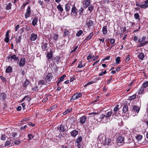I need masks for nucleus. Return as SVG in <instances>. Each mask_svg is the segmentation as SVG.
Masks as SVG:
<instances>
[{
    "label": "nucleus",
    "mask_w": 148,
    "mask_h": 148,
    "mask_svg": "<svg viewBox=\"0 0 148 148\" xmlns=\"http://www.w3.org/2000/svg\"><path fill=\"white\" fill-rule=\"evenodd\" d=\"M145 39L146 37L145 36H143L141 38H138V42L140 43L138 45V47H143L148 43V41H145Z\"/></svg>",
    "instance_id": "f257e3e1"
},
{
    "label": "nucleus",
    "mask_w": 148,
    "mask_h": 148,
    "mask_svg": "<svg viewBox=\"0 0 148 148\" xmlns=\"http://www.w3.org/2000/svg\"><path fill=\"white\" fill-rule=\"evenodd\" d=\"M76 119L74 118H71L68 120L69 123L71 125L70 127L74 128L75 125Z\"/></svg>",
    "instance_id": "f03ea898"
},
{
    "label": "nucleus",
    "mask_w": 148,
    "mask_h": 148,
    "mask_svg": "<svg viewBox=\"0 0 148 148\" xmlns=\"http://www.w3.org/2000/svg\"><path fill=\"white\" fill-rule=\"evenodd\" d=\"M82 95L81 93H76L72 97L71 99L70 100L73 101L75 100L82 97Z\"/></svg>",
    "instance_id": "7ed1b4c3"
},
{
    "label": "nucleus",
    "mask_w": 148,
    "mask_h": 148,
    "mask_svg": "<svg viewBox=\"0 0 148 148\" xmlns=\"http://www.w3.org/2000/svg\"><path fill=\"white\" fill-rule=\"evenodd\" d=\"M71 11V15L75 16L77 14V10L74 5L73 6Z\"/></svg>",
    "instance_id": "20e7f679"
},
{
    "label": "nucleus",
    "mask_w": 148,
    "mask_h": 148,
    "mask_svg": "<svg viewBox=\"0 0 148 148\" xmlns=\"http://www.w3.org/2000/svg\"><path fill=\"white\" fill-rule=\"evenodd\" d=\"M53 75L52 73H49L46 76L45 79V80L47 82H50L51 80L53 77Z\"/></svg>",
    "instance_id": "39448f33"
},
{
    "label": "nucleus",
    "mask_w": 148,
    "mask_h": 148,
    "mask_svg": "<svg viewBox=\"0 0 148 148\" xmlns=\"http://www.w3.org/2000/svg\"><path fill=\"white\" fill-rule=\"evenodd\" d=\"M27 11L25 14V17L26 18H27L28 17H29L31 14V10L30 7L29 6L28 7L27 9Z\"/></svg>",
    "instance_id": "423d86ee"
},
{
    "label": "nucleus",
    "mask_w": 148,
    "mask_h": 148,
    "mask_svg": "<svg viewBox=\"0 0 148 148\" xmlns=\"http://www.w3.org/2000/svg\"><path fill=\"white\" fill-rule=\"evenodd\" d=\"M66 126L61 124L59 127H58L57 129L60 131V132H64L66 130Z\"/></svg>",
    "instance_id": "0eeeda50"
},
{
    "label": "nucleus",
    "mask_w": 148,
    "mask_h": 148,
    "mask_svg": "<svg viewBox=\"0 0 148 148\" xmlns=\"http://www.w3.org/2000/svg\"><path fill=\"white\" fill-rule=\"evenodd\" d=\"M86 119L85 116H83L80 118L79 122L82 125H83L85 123Z\"/></svg>",
    "instance_id": "6e6552de"
},
{
    "label": "nucleus",
    "mask_w": 148,
    "mask_h": 148,
    "mask_svg": "<svg viewBox=\"0 0 148 148\" xmlns=\"http://www.w3.org/2000/svg\"><path fill=\"white\" fill-rule=\"evenodd\" d=\"M8 60H11L13 59L15 61L18 58V57H17L15 55H14L11 56L10 55H9L7 57Z\"/></svg>",
    "instance_id": "1a4fd4ad"
},
{
    "label": "nucleus",
    "mask_w": 148,
    "mask_h": 148,
    "mask_svg": "<svg viewBox=\"0 0 148 148\" xmlns=\"http://www.w3.org/2000/svg\"><path fill=\"white\" fill-rule=\"evenodd\" d=\"M93 22L92 20H88V19L86 22V25L88 27L90 28V27L93 26Z\"/></svg>",
    "instance_id": "9d476101"
},
{
    "label": "nucleus",
    "mask_w": 148,
    "mask_h": 148,
    "mask_svg": "<svg viewBox=\"0 0 148 148\" xmlns=\"http://www.w3.org/2000/svg\"><path fill=\"white\" fill-rule=\"evenodd\" d=\"M25 59L23 58L21 59L19 63L20 67H23L25 64Z\"/></svg>",
    "instance_id": "9b49d317"
},
{
    "label": "nucleus",
    "mask_w": 148,
    "mask_h": 148,
    "mask_svg": "<svg viewBox=\"0 0 148 148\" xmlns=\"http://www.w3.org/2000/svg\"><path fill=\"white\" fill-rule=\"evenodd\" d=\"M119 106L117 105L113 109V111L114 112V113L112 114V116L114 118H116V112L119 109Z\"/></svg>",
    "instance_id": "f8f14e48"
},
{
    "label": "nucleus",
    "mask_w": 148,
    "mask_h": 148,
    "mask_svg": "<svg viewBox=\"0 0 148 148\" xmlns=\"http://www.w3.org/2000/svg\"><path fill=\"white\" fill-rule=\"evenodd\" d=\"M105 145L110 146L113 145V143H111V140L109 138H106L105 141Z\"/></svg>",
    "instance_id": "ddd939ff"
},
{
    "label": "nucleus",
    "mask_w": 148,
    "mask_h": 148,
    "mask_svg": "<svg viewBox=\"0 0 148 148\" xmlns=\"http://www.w3.org/2000/svg\"><path fill=\"white\" fill-rule=\"evenodd\" d=\"M132 110L134 112L138 113L140 110V108L137 106H133Z\"/></svg>",
    "instance_id": "4468645a"
},
{
    "label": "nucleus",
    "mask_w": 148,
    "mask_h": 148,
    "mask_svg": "<svg viewBox=\"0 0 148 148\" xmlns=\"http://www.w3.org/2000/svg\"><path fill=\"white\" fill-rule=\"evenodd\" d=\"M90 4V0H86L84 8H86L88 7Z\"/></svg>",
    "instance_id": "2eb2a0df"
},
{
    "label": "nucleus",
    "mask_w": 148,
    "mask_h": 148,
    "mask_svg": "<svg viewBox=\"0 0 148 148\" xmlns=\"http://www.w3.org/2000/svg\"><path fill=\"white\" fill-rule=\"evenodd\" d=\"M78 133V132L76 130H74L71 132V135L73 137H75Z\"/></svg>",
    "instance_id": "dca6fc26"
},
{
    "label": "nucleus",
    "mask_w": 148,
    "mask_h": 148,
    "mask_svg": "<svg viewBox=\"0 0 148 148\" xmlns=\"http://www.w3.org/2000/svg\"><path fill=\"white\" fill-rule=\"evenodd\" d=\"M37 36L36 34H35L34 33H32L30 37L31 40L32 41H34L36 39Z\"/></svg>",
    "instance_id": "f3484780"
},
{
    "label": "nucleus",
    "mask_w": 148,
    "mask_h": 148,
    "mask_svg": "<svg viewBox=\"0 0 148 148\" xmlns=\"http://www.w3.org/2000/svg\"><path fill=\"white\" fill-rule=\"evenodd\" d=\"M72 5L69 3H68L65 5V9L66 12L69 11Z\"/></svg>",
    "instance_id": "a211bd4d"
},
{
    "label": "nucleus",
    "mask_w": 148,
    "mask_h": 148,
    "mask_svg": "<svg viewBox=\"0 0 148 148\" xmlns=\"http://www.w3.org/2000/svg\"><path fill=\"white\" fill-rule=\"evenodd\" d=\"M124 138L121 136H119L117 139V142L118 143H121L124 140Z\"/></svg>",
    "instance_id": "6ab92c4d"
},
{
    "label": "nucleus",
    "mask_w": 148,
    "mask_h": 148,
    "mask_svg": "<svg viewBox=\"0 0 148 148\" xmlns=\"http://www.w3.org/2000/svg\"><path fill=\"white\" fill-rule=\"evenodd\" d=\"M48 44L47 43H43L42 46V48L43 50L45 51L47 49Z\"/></svg>",
    "instance_id": "aec40b11"
},
{
    "label": "nucleus",
    "mask_w": 148,
    "mask_h": 148,
    "mask_svg": "<svg viewBox=\"0 0 148 148\" xmlns=\"http://www.w3.org/2000/svg\"><path fill=\"white\" fill-rule=\"evenodd\" d=\"M112 114V112L108 111L106 112L105 113V116L106 118H108L110 117Z\"/></svg>",
    "instance_id": "412c9836"
},
{
    "label": "nucleus",
    "mask_w": 148,
    "mask_h": 148,
    "mask_svg": "<svg viewBox=\"0 0 148 148\" xmlns=\"http://www.w3.org/2000/svg\"><path fill=\"white\" fill-rule=\"evenodd\" d=\"M38 21V19L37 18H35L33 20L32 24L34 26H35Z\"/></svg>",
    "instance_id": "4be33fe9"
},
{
    "label": "nucleus",
    "mask_w": 148,
    "mask_h": 148,
    "mask_svg": "<svg viewBox=\"0 0 148 148\" xmlns=\"http://www.w3.org/2000/svg\"><path fill=\"white\" fill-rule=\"evenodd\" d=\"M145 3L140 6V8H146L148 7V0H146L145 2Z\"/></svg>",
    "instance_id": "5701e85b"
},
{
    "label": "nucleus",
    "mask_w": 148,
    "mask_h": 148,
    "mask_svg": "<svg viewBox=\"0 0 148 148\" xmlns=\"http://www.w3.org/2000/svg\"><path fill=\"white\" fill-rule=\"evenodd\" d=\"M12 67L10 66H8L6 69V72L7 73H11L12 72Z\"/></svg>",
    "instance_id": "b1692460"
},
{
    "label": "nucleus",
    "mask_w": 148,
    "mask_h": 148,
    "mask_svg": "<svg viewBox=\"0 0 148 148\" xmlns=\"http://www.w3.org/2000/svg\"><path fill=\"white\" fill-rule=\"evenodd\" d=\"M128 110V107L127 105L126 104L124 105L123 109V112L124 113H125Z\"/></svg>",
    "instance_id": "393cba45"
},
{
    "label": "nucleus",
    "mask_w": 148,
    "mask_h": 148,
    "mask_svg": "<svg viewBox=\"0 0 148 148\" xmlns=\"http://www.w3.org/2000/svg\"><path fill=\"white\" fill-rule=\"evenodd\" d=\"M102 32L104 35L106 34L107 33V27L106 26H104L103 27Z\"/></svg>",
    "instance_id": "a878e982"
},
{
    "label": "nucleus",
    "mask_w": 148,
    "mask_h": 148,
    "mask_svg": "<svg viewBox=\"0 0 148 148\" xmlns=\"http://www.w3.org/2000/svg\"><path fill=\"white\" fill-rule=\"evenodd\" d=\"M21 39V36H19L16 37V43H20Z\"/></svg>",
    "instance_id": "bb28decb"
},
{
    "label": "nucleus",
    "mask_w": 148,
    "mask_h": 148,
    "mask_svg": "<svg viewBox=\"0 0 148 148\" xmlns=\"http://www.w3.org/2000/svg\"><path fill=\"white\" fill-rule=\"evenodd\" d=\"M69 34V30L66 28H65L64 31V36H66L68 35Z\"/></svg>",
    "instance_id": "cd10ccee"
},
{
    "label": "nucleus",
    "mask_w": 148,
    "mask_h": 148,
    "mask_svg": "<svg viewBox=\"0 0 148 148\" xmlns=\"http://www.w3.org/2000/svg\"><path fill=\"white\" fill-rule=\"evenodd\" d=\"M47 58L49 59H50L52 58L53 56V54L52 51H50V52L48 53L47 55Z\"/></svg>",
    "instance_id": "c85d7f7f"
},
{
    "label": "nucleus",
    "mask_w": 148,
    "mask_h": 148,
    "mask_svg": "<svg viewBox=\"0 0 148 148\" xmlns=\"http://www.w3.org/2000/svg\"><path fill=\"white\" fill-rule=\"evenodd\" d=\"M144 56H145L144 54L142 52L140 53L139 55L138 56V57L139 58L142 60H143V58L144 57Z\"/></svg>",
    "instance_id": "c756f323"
},
{
    "label": "nucleus",
    "mask_w": 148,
    "mask_h": 148,
    "mask_svg": "<svg viewBox=\"0 0 148 148\" xmlns=\"http://www.w3.org/2000/svg\"><path fill=\"white\" fill-rule=\"evenodd\" d=\"M93 36V32H91L88 35V36L86 38V40H89L90 39H91V37Z\"/></svg>",
    "instance_id": "7c9ffc66"
},
{
    "label": "nucleus",
    "mask_w": 148,
    "mask_h": 148,
    "mask_svg": "<svg viewBox=\"0 0 148 148\" xmlns=\"http://www.w3.org/2000/svg\"><path fill=\"white\" fill-rule=\"evenodd\" d=\"M57 8L60 12H63V10L61 5L59 4L58 5L57 7Z\"/></svg>",
    "instance_id": "2f4dec72"
},
{
    "label": "nucleus",
    "mask_w": 148,
    "mask_h": 148,
    "mask_svg": "<svg viewBox=\"0 0 148 148\" xmlns=\"http://www.w3.org/2000/svg\"><path fill=\"white\" fill-rule=\"evenodd\" d=\"M134 17L136 19L140 21V18H139V14L138 13H135L134 15Z\"/></svg>",
    "instance_id": "473e14b6"
},
{
    "label": "nucleus",
    "mask_w": 148,
    "mask_h": 148,
    "mask_svg": "<svg viewBox=\"0 0 148 148\" xmlns=\"http://www.w3.org/2000/svg\"><path fill=\"white\" fill-rule=\"evenodd\" d=\"M82 140V137L81 136H79L77 139L76 143H80Z\"/></svg>",
    "instance_id": "72a5a7b5"
},
{
    "label": "nucleus",
    "mask_w": 148,
    "mask_h": 148,
    "mask_svg": "<svg viewBox=\"0 0 148 148\" xmlns=\"http://www.w3.org/2000/svg\"><path fill=\"white\" fill-rule=\"evenodd\" d=\"M83 33V32L82 30H79L76 34V36L79 37L81 36Z\"/></svg>",
    "instance_id": "f704fd0d"
},
{
    "label": "nucleus",
    "mask_w": 148,
    "mask_h": 148,
    "mask_svg": "<svg viewBox=\"0 0 148 148\" xmlns=\"http://www.w3.org/2000/svg\"><path fill=\"white\" fill-rule=\"evenodd\" d=\"M71 111H72V109L71 108H70V109H68L65 111V112H64L63 113V114L64 115H65V114H67L69 113Z\"/></svg>",
    "instance_id": "c9c22d12"
},
{
    "label": "nucleus",
    "mask_w": 148,
    "mask_h": 148,
    "mask_svg": "<svg viewBox=\"0 0 148 148\" xmlns=\"http://www.w3.org/2000/svg\"><path fill=\"white\" fill-rule=\"evenodd\" d=\"M38 84L41 86L42 85H45V81L43 80H40L38 82Z\"/></svg>",
    "instance_id": "e433bc0d"
},
{
    "label": "nucleus",
    "mask_w": 148,
    "mask_h": 148,
    "mask_svg": "<svg viewBox=\"0 0 148 148\" xmlns=\"http://www.w3.org/2000/svg\"><path fill=\"white\" fill-rule=\"evenodd\" d=\"M143 136L141 135H137L136 136V138L138 141L140 140L142 138Z\"/></svg>",
    "instance_id": "4c0bfd02"
},
{
    "label": "nucleus",
    "mask_w": 148,
    "mask_h": 148,
    "mask_svg": "<svg viewBox=\"0 0 148 148\" xmlns=\"http://www.w3.org/2000/svg\"><path fill=\"white\" fill-rule=\"evenodd\" d=\"M29 82L28 80H26L23 86L24 87H26V86L29 84Z\"/></svg>",
    "instance_id": "58836bf2"
},
{
    "label": "nucleus",
    "mask_w": 148,
    "mask_h": 148,
    "mask_svg": "<svg viewBox=\"0 0 148 148\" xmlns=\"http://www.w3.org/2000/svg\"><path fill=\"white\" fill-rule=\"evenodd\" d=\"M94 8V6L92 5H91L88 7V10L90 12H92Z\"/></svg>",
    "instance_id": "ea45409f"
},
{
    "label": "nucleus",
    "mask_w": 148,
    "mask_h": 148,
    "mask_svg": "<svg viewBox=\"0 0 148 148\" xmlns=\"http://www.w3.org/2000/svg\"><path fill=\"white\" fill-rule=\"evenodd\" d=\"M12 5L11 4L9 3L6 6V9L9 10L11 9Z\"/></svg>",
    "instance_id": "a19ab883"
},
{
    "label": "nucleus",
    "mask_w": 148,
    "mask_h": 148,
    "mask_svg": "<svg viewBox=\"0 0 148 148\" xmlns=\"http://www.w3.org/2000/svg\"><path fill=\"white\" fill-rule=\"evenodd\" d=\"M17 135V134L14 132H12L11 135V136L12 138H14Z\"/></svg>",
    "instance_id": "79ce46f5"
},
{
    "label": "nucleus",
    "mask_w": 148,
    "mask_h": 148,
    "mask_svg": "<svg viewBox=\"0 0 148 148\" xmlns=\"http://www.w3.org/2000/svg\"><path fill=\"white\" fill-rule=\"evenodd\" d=\"M66 77V75H63L61 77L59 81H60L61 82H62V81L64 80V79Z\"/></svg>",
    "instance_id": "37998d69"
},
{
    "label": "nucleus",
    "mask_w": 148,
    "mask_h": 148,
    "mask_svg": "<svg viewBox=\"0 0 148 148\" xmlns=\"http://www.w3.org/2000/svg\"><path fill=\"white\" fill-rule=\"evenodd\" d=\"M148 86V81H146L143 84L142 86L144 88H146Z\"/></svg>",
    "instance_id": "c03bdc74"
},
{
    "label": "nucleus",
    "mask_w": 148,
    "mask_h": 148,
    "mask_svg": "<svg viewBox=\"0 0 148 148\" xmlns=\"http://www.w3.org/2000/svg\"><path fill=\"white\" fill-rule=\"evenodd\" d=\"M11 143L10 141V140H7L5 144V146H7L10 145Z\"/></svg>",
    "instance_id": "a18cd8bd"
},
{
    "label": "nucleus",
    "mask_w": 148,
    "mask_h": 148,
    "mask_svg": "<svg viewBox=\"0 0 148 148\" xmlns=\"http://www.w3.org/2000/svg\"><path fill=\"white\" fill-rule=\"evenodd\" d=\"M136 97V95L135 94L134 95L130 97V100H132L134 99Z\"/></svg>",
    "instance_id": "49530a36"
},
{
    "label": "nucleus",
    "mask_w": 148,
    "mask_h": 148,
    "mask_svg": "<svg viewBox=\"0 0 148 148\" xmlns=\"http://www.w3.org/2000/svg\"><path fill=\"white\" fill-rule=\"evenodd\" d=\"M126 58L125 59V62H127L129 61L130 59V56L129 55H127L126 56Z\"/></svg>",
    "instance_id": "de8ad7c7"
},
{
    "label": "nucleus",
    "mask_w": 148,
    "mask_h": 148,
    "mask_svg": "<svg viewBox=\"0 0 148 148\" xmlns=\"http://www.w3.org/2000/svg\"><path fill=\"white\" fill-rule=\"evenodd\" d=\"M144 88L143 87V86H142L140 89L139 91L138 92L139 94L141 93L144 91Z\"/></svg>",
    "instance_id": "09e8293b"
},
{
    "label": "nucleus",
    "mask_w": 148,
    "mask_h": 148,
    "mask_svg": "<svg viewBox=\"0 0 148 148\" xmlns=\"http://www.w3.org/2000/svg\"><path fill=\"white\" fill-rule=\"evenodd\" d=\"M106 71H102L99 73V76H102L103 75L106 74Z\"/></svg>",
    "instance_id": "8fccbe9b"
},
{
    "label": "nucleus",
    "mask_w": 148,
    "mask_h": 148,
    "mask_svg": "<svg viewBox=\"0 0 148 148\" xmlns=\"http://www.w3.org/2000/svg\"><path fill=\"white\" fill-rule=\"evenodd\" d=\"M109 40H110V43L111 44H113L115 42V40L114 39H111L110 38L108 39Z\"/></svg>",
    "instance_id": "3c124183"
},
{
    "label": "nucleus",
    "mask_w": 148,
    "mask_h": 148,
    "mask_svg": "<svg viewBox=\"0 0 148 148\" xmlns=\"http://www.w3.org/2000/svg\"><path fill=\"white\" fill-rule=\"evenodd\" d=\"M116 61L117 64H119L120 62V58L119 57H118L116 59Z\"/></svg>",
    "instance_id": "603ef678"
},
{
    "label": "nucleus",
    "mask_w": 148,
    "mask_h": 148,
    "mask_svg": "<svg viewBox=\"0 0 148 148\" xmlns=\"http://www.w3.org/2000/svg\"><path fill=\"white\" fill-rule=\"evenodd\" d=\"M58 35L55 34L54 35V37H53V40H55L57 41L58 40Z\"/></svg>",
    "instance_id": "864d4df0"
},
{
    "label": "nucleus",
    "mask_w": 148,
    "mask_h": 148,
    "mask_svg": "<svg viewBox=\"0 0 148 148\" xmlns=\"http://www.w3.org/2000/svg\"><path fill=\"white\" fill-rule=\"evenodd\" d=\"M84 10V8L82 7H81L80 10H79V13L80 15H81L83 13L82 12Z\"/></svg>",
    "instance_id": "5fc2aeb1"
},
{
    "label": "nucleus",
    "mask_w": 148,
    "mask_h": 148,
    "mask_svg": "<svg viewBox=\"0 0 148 148\" xmlns=\"http://www.w3.org/2000/svg\"><path fill=\"white\" fill-rule=\"evenodd\" d=\"M14 143L15 144L17 145L19 144L21 142L19 140H16L14 141Z\"/></svg>",
    "instance_id": "6e6d98bb"
},
{
    "label": "nucleus",
    "mask_w": 148,
    "mask_h": 148,
    "mask_svg": "<svg viewBox=\"0 0 148 148\" xmlns=\"http://www.w3.org/2000/svg\"><path fill=\"white\" fill-rule=\"evenodd\" d=\"M83 66L82 64V62L81 61L80 63H79L77 66V67L78 68H82Z\"/></svg>",
    "instance_id": "4d7b16f0"
},
{
    "label": "nucleus",
    "mask_w": 148,
    "mask_h": 148,
    "mask_svg": "<svg viewBox=\"0 0 148 148\" xmlns=\"http://www.w3.org/2000/svg\"><path fill=\"white\" fill-rule=\"evenodd\" d=\"M27 136L30 140L33 137V136L32 134H28Z\"/></svg>",
    "instance_id": "13d9d810"
},
{
    "label": "nucleus",
    "mask_w": 148,
    "mask_h": 148,
    "mask_svg": "<svg viewBox=\"0 0 148 148\" xmlns=\"http://www.w3.org/2000/svg\"><path fill=\"white\" fill-rule=\"evenodd\" d=\"M6 137L5 135L4 134H2L1 135V140H5V139Z\"/></svg>",
    "instance_id": "bf43d9fd"
},
{
    "label": "nucleus",
    "mask_w": 148,
    "mask_h": 148,
    "mask_svg": "<svg viewBox=\"0 0 148 148\" xmlns=\"http://www.w3.org/2000/svg\"><path fill=\"white\" fill-rule=\"evenodd\" d=\"M104 117H105V114H101L100 115L99 118L101 119H103Z\"/></svg>",
    "instance_id": "052dcab7"
},
{
    "label": "nucleus",
    "mask_w": 148,
    "mask_h": 148,
    "mask_svg": "<svg viewBox=\"0 0 148 148\" xmlns=\"http://www.w3.org/2000/svg\"><path fill=\"white\" fill-rule=\"evenodd\" d=\"M1 96L2 99H5L6 97V95L4 93H2L1 95Z\"/></svg>",
    "instance_id": "680f3d73"
},
{
    "label": "nucleus",
    "mask_w": 148,
    "mask_h": 148,
    "mask_svg": "<svg viewBox=\"0 0 148 148\" xmlns=\"http://www.w3.org/2000/svg\"><path fill=\"white\" fill-rule=\"evenodd\" d=\"M29 1H28L23 4L22 6L23 7H24L26 5L29 3Z\"/></svg>",
    "instance_id": "e2e57ef3"
},
{
    "label": "nucleus",
    "mask_w": 148,
    "mask_h": 148,
    "mask_svg": "<svg viewBox=\"0 0 148 148\" xmlns=\"http://www.w3.org/2000/svg\"><path fill=\"white\" fill-rule=\"evenodd\" d=\"M9 40L8 37H6L5 39V41L7 43L8 42Z\"/></svg>",
    "instance_id": "0e129e2a"
},
{
    "label": "nucleus",
    "mask_w": 148,
    "mask_h": 148,
    "mask_svg": "<svg viewBox=\"0 0 148 148\" xmlns=\"http://www.w3.org/2000/svg\"><path fill=\"white\" fill-rule=\"evenodd\" d=\"M59 148H68L67 146L65 145H62L60 146Z\"/></svg>",
    "instance_id": "69168bd1"
},
{
    "label": "nucleus",
    "mask_w": 148,
    "mask_h": 148,
    "mask_svg": "<svg viewBox=\"0 0 148 148\" xmlns=\"http://www.w3.org/2000/svg\"><path fill=\"white\" fill-rule=\"evenodd\" d=\"M21 109V107L20 106H18L16 109L18 111H20Z\"/></svg>",
    "instance_id": "338daca9"
},
{
    "label": "nucleus",
    "mask_w": 148,
    "mask_h": 148,
    "mask_svg": "<svg viewBox=\"0 0 148 148\" xmlns=\"http://www.w3.org/2000/svg\"><path fill=\"white\" fill-rule=\"evenodd\" d=\"M22 106V108L23 110L25 109V106L24 103H23L21 104Z\"/></svg>",
    "instance_id": "774afa93"
}]
</instances>
